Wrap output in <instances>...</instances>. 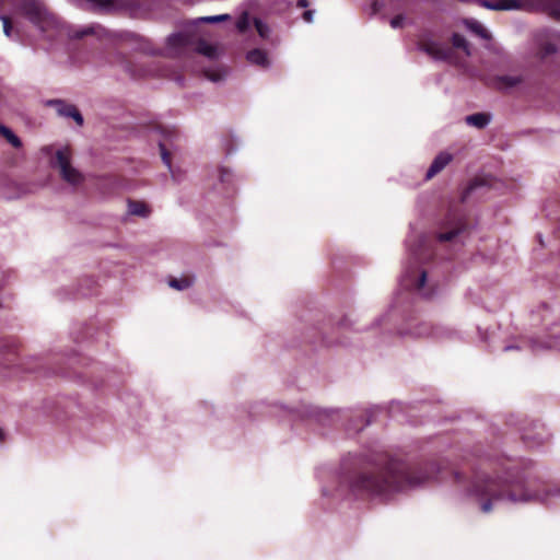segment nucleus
Instances as JSON below:
<instances>
[{"instance_id": "18", "label": "nucleus", "mask_w": 560, "mask_h": 560, "mask_svg": "<svg viewBox=\"0 0 560 560\" xmlns=\"http://www.w3.org/2000/svg\"><path fill=\"white\" fill-rule=\"evenodd\" d=\"M0 133L11 143L14 148H20L22 142L20 138L8 127L0 125Z\"/></svg>"}, {"instance_id": "30", "label": "nucleus", "mask_w": 560, "mask_h": 560, "mask_svg": "<svg viewBox=\"0 0 560 560\" xmlns=\"http://www.w3.org/2000/svg\"><path fill=\"white\" fill-rule=\"evenodd\" d=\"M92 33H94V28L93 27H84V28H81V30L74 32L72 34V37H74V38H82L83 36L92 34Z\"/></svg>"}, {"instance_id": "22", "label": "nucleus", "mask_w": 560, "mask_h": 560, "mask_svg": "<svg viewBox=\"0 0 560 560\" xmlns=\"http://www.w3.org/2000/svg\"><path fill=\"white\" fill-rule=\"evenodd\" d=\"M2 4H3V0H0V5H2ZM0 21L2 22L4 35L7 37H11V35H12V24H11L10 19L7 15L1 14L0 15Z\"/></svg>"}, {"instance_id": "7", "label": "nucleus", "mask_w": 560, "mask_h": 560, "mask_svg": "<svg viewBox=\"0 0 560 560\" xmlns=\"http://www.w3.org/2000/svg\"><path fill=\"white\" fill-rule=\"evenodd\" d=\"M48 105L54 106L58 115L72 118L79 126L83 125V117L74 105L68 104L62 100H51L48 102Z\"/></svg>"}, {"instance_id": "23", "label": "nucleus", "mask_w": 560, "mask_h": 560, "mask_svg": "<svg viewBox=\"0 0 560 560\" xmlns=\"http://www.w3.org/2000/svg\"><path fill=\"white\" fill-rule=\"evenodd\" d=\"M229 14H219V15H210V16H203L200 18L199 21L203 23H217V22H223L230 20Z\"/></svg>"}, {"instance_id": "38", "label": "nucleus", "mask_w": 560, "mask_h": 560, "mask_svg": "<svg viewBox=\"0 0 560 560\" xmlns=\"http://www.w3.org/2000/svg\"><path fill=\"white\" fill-rule=\"evenodd\" d=\"M555 50H556V48H555V47H548V48H547V52H552V51H555Z\"/></svg>"}, {"instance_id": "9", "label": "nucleus", "mask_w": 560, "mask_h": 560, "mask_svg": "<svg viewBox=\"0 0 560 560\" xmlns=\"http://www.w3.org/2000/svg\"><path fill=\"white\" fill-rule=\"evenodd\" d=\"M453 160L452 154L447 152L439 153L433 160L432 164L427 171L425 179H430L445 168L446 165Z\"/></svg>"}, {"instance_id": "25", "label": "nucleus", "mask_w": 560, "mask_h": 560, "mask_svg": "<svg viewBox=\"0 0 560 560\" xmlns=\"http://www.w3.org/2000/svg\"><path fill=\"white\" fill-rule=\"evenodd\" d=\"M159 148H160L161 158H162L163 163L172 172L171 155H170L168 151L166 150L165 144L163 142H160Z\"/></svg>"}, {"instance_id": "2", "label": "nucleus", "mask_w": 560, "mask_h": 560, "mask_svg": "<svg viewBox=\"0 0 560 560\" xmlns=\"http://www.w3.org/2000/svg\"><path fill=\"white\" fill-rule=\"evenodd\" d=\"M423 482V478L409 476L402 463L393 460L383 470L358 477L351 483V491L358 495L386 500L396 492L418 487Z\"/></svg>"}, {"instance_id": "32", "label": "nucleus", "mask_w": 560, "mask_h": 560, "mask_svg": "<svg viewBox=\"0 0 560 560\" xmlns=\"http://www.w3.org/2000/svg\"><path fill=\"white\" fill-rule=\"evenodd\" d=\"M313 11H305L303 13V18L306 22H312L313 21Z\"/></svg>"}, {"instance_id": "35", "label": "nucleus", "mask_w": 560, "mask_h": 560, "mask_svg": "<svg viewBox=\"0 0 560 560\" xmlns=\"http://www.w3.org/2000/svg\"><path fill=\"white\" fill-rule=\"evenodd\" d=\"M208 78H209L211 81H214V82L220 80V78H219L218 75H212V74L208 75Z\"/></svg>"}, {"instance_id": "5", "label": "nucleus", "mask_w": 560, "mask_h": 560, "mask_svg": "<svg viewBox=\"0 0 560 560\" xmlns=\"http://www.w3.org/2000/svg\"><path fill=\"white\" fill-rule=\"evenodd\" d=\"M54 166L59 170L62 179L73 186L79 185L83 180L82 174L71 166L70 151L67 148L56 152Z\"/></svg>"}, {"instance_id": "36", "label": "nucleus", "mask_w": 560, "mask_h": 560, "mask_svg": "<svg viewBox=\"0 0 560 560\" xmlns=\"http://www.w3.org/2000/svg\"><path fill=\"white\" fill-rule=\"evenodd\" d=\"M517 348H518V347H516V346H505V347L503 348V350H504V351H509V350L517 349Z\"/></svg>"}, {"instance_id": "10", "label": "nucleus", "mask_w": 560, "mask_h": 560, "mask_svg": "<svg viewBox=\"0 0 560 560\" xmlns=\"http://www.w3.org/2000/svg\"><path fill=\"white\" fill-rule=\"evenodd\" d=\"M421 49L425 51L435 60H447L450 58L451 50L439 43H428L421 46Z\"/></svg>"}, {"instance_id": "29", "label": "nucleus", "mask_w": 560, "mask_h": 560, "mask_svg": "<svg viewBox=\"0 0 560 560\" xmlns=\"http://www.w3.org/2000/svg\"><path fill=\"white\" fill-rule=\"evenodd\" d=\"M501 81H502L506 86H514V85H516L517 83H520V78H518V77H513V75H505V77H502V78H501Z\"/></svg>"}, {"instance_id": "3", "label": "nucleus", "mask_w": 560, "mask_h": 560, "mask_svg": "<svg viewBox=\"0 0 560 560\" xmlns=\"http://www.w3.org/2000/svg\"><path fill=\"white\" fill-rule=\"evenodd\" d=\"M400 285L417 292L423 298H430L434 293L433 285L428 282L427 271L418 265L417 258L412 264L404 267Z\"/></svg>"}, {"instance_id": "16", "label": "nucleus", "mask_w": 560, "mask_h": 560, "mask_svg": "<svg viewBox=\"0 0 560 560\" xmlns=\"http://www.w3.org/2000/svg\"><path fill=\"white\" fill-rule=\"evenodd\" d=\"M466 27L471 31L472 33L477 34L481 38H488L487 30L483 27L481 23H479L476 20H466L465 21Z\"/></svg>"}, {"instance_id": "1", "label": "nucleus", "mask_w": 560, "mask_h": 560, "mask_svg": "<svg viewBox=\"0 0 560 560\" xmlns=\"http://www.w3.org/2000/svg\"><path fill=\"white\" fill-rule=\"evenodd\" d=\"M468 495L480 504L483 513L503 504L539 502L552 506L560 503L559 489L540 491L535 479L513 471L510 467L505 468L502 477H477Z\"/></svg>"}, {"instance_id": "8", "label": "nucleus", "mask_w": 560, "mask_h": 560, "mask_svg": "<svg viewBox=\"0 0 560 560\" xmlns=\"http://www.w3.org/2000/svg\"><path fill=\"white\" fill-rule=\"evenodd\" d=\"M190 44V38L185 33H175L167 37V51L171 56L182 54Z\"/></svg>"}, {"instance_id": "28", "label": "nucleus", "mask_w": 560, "mask_h": 560, "mask_svg": "<svg viewBox=\"0 0 560 560\" xmlns=\"http://www.w3.org/2000/svg\"><path fill=\"white\" fill-rule=\"evenodd\" d=\"M406 18L402 14L394 16L389 23L393 28H400L405 25Z\"/></svg>"}, {"instance_id": "37", "label": "nucleus", "mask_w": 560, "mask_h": 560, "mask_svg": "<svg viewBox=\"0 0 560 560\" xmlns=\"http://www.w3.org/2000/svg\"><path fill=\"white\" fill-rule=\"evenodd\" d=\"M369 422H370V421H365L363 424H361L360 427L355 428L354 430H355V431H360V430H362L365 425H368V424H369Z\"/></svg>"}, {"instance_id": "31", "label": "nucleus", "mask_w": 560, "mask_h": 560, "mask_svg": "<svg viewBox=\"0 0 560 560\" xmlns=\"http://www.w3.org/2000/svg\"><path fill=\"white\" fill-rule=\"evenodd\" d=\"M523 439H524V441H525V442H527L530 446H536V445H539V444L541 443L540 441H539V442H537V443H536L535 441H533V438H532L528 433H524Z\"/></svg>"}, {"instance_id": "21", "label": "nucleus", "mask_w": 560, "mask_h": 560, "mask_svg": "<svg viewBox=\"0 0 560 560\" xmlns=\"http://www.w3.org/2000/svg\"><path fill=\"white\" fill-rule=\"evenodd\" d=\"M171 288L176 290H185L192 284V280L189 278L172 279L168 281Z\"/></svg>"}, {"instance_id": "15", "label": "nucleus", "mask_w": 560, "mask_h": 560, "mask_svg": "<svg viewBox=\"0 0 560 560\" xmlns=\"http://www.w3.org/2000/svg\"><path fill=\"white\" fill-rule=\"evenodd\" d=\"M411 336L415 337H423V336H433L440 337L441 334L439 330H434L428 324L423 323L416 327V330L410 332Z\"/></svg>"}, {"instance_id": "26", "label": "nucleus", "mask_w": 560, "mask_h": 560, "mask_svg": "<svg viewBox=\"0 0 560 560\" xmlns=\"http://www.w3.org/2000/svg\"><path fill=\"white\" fill-rule=\"evenodd\" d=\"M249 27V18L247 13H244L236 22V28L240 32H244Z\"/></svg>"}, {"instance_id": "20", "label": "nucleus", "mask_w": 560, "mask_h": 560, "mask_svg": "<svg viewBox=\"0 0 560 560\" xmlns=\"http://www.w3.org/2000/svg\"><path fill=\"white\" fill-rule=\"evenodd\" d=\"M463 231V224L462 223H457V225L453 229H451L450 231L447 232H443V233H440L438 235V238L441 241V242H447V241H452L454 240L460 232Z\"/></svg>"}, {"instance_id": "6", "label": "nucleus", "mask_w": 560, "mask_h": 560, "mask_svg": "<svg viewBox=\"0 0 560 560\" xmlns=\"http://www.w3.org/2000/svg\"><path fill=\"white\" fill-rule=\"evenodd\" d=\"M478 3L490 10H518L527 8L529 0H477Z\"/></svg>"}, {"instance_id": "34", "label": "nucleus", "mask_w": 560, "mask_h": 560, "mask_svg": "<svg viewBox=\"0 0 560 560\" xmlns=\"http://www.w3.org/2000/svg\"><path fill=\"white\" fill-rule=\"evenodd\" d=\"M307 4V0H298V5L301 8H306Z\"/></svg>"}, {"instance_id": "12", "label": "nucleus", "mask_w": 560, "mask_h": 560, "mask_svg": "<svg viewBox=\"0 0 560 560\" xmlns=\"http://www.w3.org/2000/svg\"><path fill=\"white\" fill-rule=\"evenodd\" d=\"M246 59L250 63H255L258 66L265 67L268 65L267 54L260 49H253V50L248 51L246 55Z\"/></svg>"}, {"instance_id": "11", "label": "nucleus", "mask_w": 560, "mask_h": 560, "mask_svg": "<svg viewBox=\"0 0 560 560\" xmlns=\"http://www.w3.org/2000/svg\"><path fill=\"white\" fill-rule=\"evenodd\" d=\"M465 121L468 126L482 129L489 125V122L491 121V116L486 113H476L472 115H468L465 118Z\"/></svg>"}, {"instance_id": "33", "label": "nucleus", "mask_w": 560, "mask_h": 560, "mask_svg": "<svg viewBox=\"0 0 560 560\" xmlns=\"http://www.w3.org/2000/svg\"><path fill=\"white\" fill-rule=\"evenodd\" d=\"M220 176H221V180L224 182V180H228V177L230 176V173L226 170H221L220 171Z\"/></svg>"}, {"instance_id": "19", "label": "nucleus", "mask_w": 560, "mask_h": 560, "mask_svg": "<svg viewBox=\"0 0 560 560\" xmlns=\"http://www.w3.org/2000/svg\"><path fill=\"white\" fill-rule=\"evenodd\" d=\"M452 42L454 47L463 49L467 56L470 55V46L463 35L454 34Z\"/></svg>"}, {"instance_id": "24", "label": "nucleus", "mask_w": 560, "mask_h": 560, "mask_svg": "<svg viewBox=\"0 0 560 560\" xmlns=\"http://www.w3.org/2000/svg\"><path fill=\"white\" fill-rule=\"evenodd\" d=\"M549 13L560 20V0H547Z\"/></svg>"}, {"instance_id": "14", "label": "nucleus", "mask_w": 560, "mask_h": 560, "mask_svg": "<svg viewBox=\"0 0 560 560\" xmlns=\"http://www.w3.org/2000/svg\"><path fill=\"white\" fill-rule=\"evenodd\" d=\"M196 51L201 54L208 58H217L218 49L215 46L206 43L205 40H200L196 47Z\"/></svg>"}, {"instance_id": "27", "label": "nucleus", "mask_w": 560, "mask_h": 560, "mask_svg": "<svg viewBox=\"0 0 560 560\" xmlns=\"http://www.w3.org/2000/svg\"><path fill=\"white\" fill-rule=\"evenodd\" d=\"M255 26H256V30L258 32V34L262 37V38H266L268 37V34H269V27L267 26V24H265L262 21L260 20H255Z\"/></svg>"}, {"instance_id": "13", "label": "nucleus", "mask_w": 560, "mask_h": 560, "mask_svg": "<svg viewBox=\"0 0 560 560\" xmlns=\"http://www.w3.org/2000/svg\"><path fill=\"white\" fill-rule=\"evenodd\" d=\"M128 212L132 215L138 217H148L150 213V210L148 206L142 201H129L128 202Z\"/></svg>"}, {"instance_id": "4", "label": "nucleus", "mask_w": 560, "mask_h": 560, "mask_svg": "<svg viewBox=\"0 0 560 560\" xmlns=\"http://www.w3.org/2000/svg\"><path fill=\"white\" fill-rule=\"evenodd\" d=\"M18 9L40 31H45L55 24L52 15H50L43 3L37 0H23Z\"/></svg>"}, {"instance_id": "17", "label": "nucleus", "mask_w": 560, "mask_h": 560, "mask_svg": "<svg viewBox=\"0 0 560 560\" xmlns=\"http://www.w3.org/2000/svg\"><path fill=\"white\" fill-rule=\"evenodd\" d=\"M530 349L534 351V352H538L542 349H558L560 350V340L559 339H552L551 341L549 342H546V343H541V342H538L536 340H533L529 345Z\"/></svg>"}]
</instances>
